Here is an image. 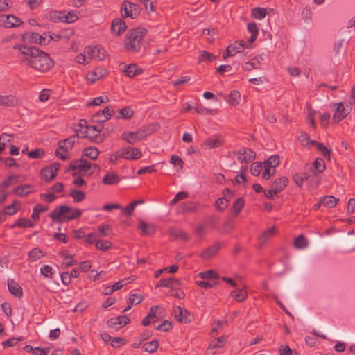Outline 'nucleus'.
<instances>
[{
  "mask_svg": "<svg viewBox=\"0 0 355 355\" xmlns=\"http://www.w3.org/2000/svg\"><path fill=\"white\" fill-rule=\"evenodd\" d=\"M112 247V243L107 240H98L96 242V248L98 250L106 251Z\"/></svg>",
  "mask_w": 355,
  "mask_h": 355,
  "instance_id": "nucleus-50",
  "label": "nucleus"
},
{
  "mask_svg": "<svg viewBox=\"0 0 355 355\" xmlns=\"http://www.w3.org/2000/svg\"><path fill=\"white\" fill-rule=\"evenodd\" d=\"M222 247V243L217 241L212 245L205 249L200 255V257L205 260L209 259L213 257Z\"/></svg>",
  "mask_w": 355,
  "mask_h": 355,
  "instance_id": "nucleus-15",
  "label": "nucleus"
},
{
  "mask_svg": "<svg viewBox=\"0 0 355 355\" xmlns=\"http://www.w3.org/2000/svg\"><path fill=\"white\" fill-rule=\"evenodd\" d=\"M334 105L337 106V107L334 111L332 121L334 123H338L340 121H341L343 119H345L348 115L349 113L345 112L343 103L340 102L338 103H334Z\"/></svg>",
  "mask_w": 355,
  "mask_h": 355,
  "instance_id": "nucleus-13",
  "label": "nucleus"
},
{
  "mask_svg": "<svg viewBox=\"0 0 355 355\" xmlns=\"http://www.w3.org/2000/svg\"><path fill=\"white\" fill-rule=\"evenodd\" d=\"M127 29L125 22L120 18L114 19L111 25V31L116 36L121 35Z\"/></svg>",
  "mask_w": 355,
  "mask_h": 355,
  "instance_id": "nucleus-16",
  "label": "nucleus"
},
{
  "mask_svg": "<svg viewBox=\"0 0 355 355\" xmlns=\"http://www.w3.org/2000/svg\"><path fill=\"white\" fill-rule=\"evenodd\" d=\"M49 209L48 207H44L41 204H37L33 208L31 218L33 220L37 221L40 219V213L45 212Z\"/></svg>",
  "mask_w": 355,
  "mask_h": 355,
  "instance_id": "nucleus-40",
  "label": "nucleus"
},
{
  "mask_svg": "<svg viewBox=\"0 0 355 355\" xmlns=\"http://www.w3.org/2000/svg\"><path fill=\"white\" fill-rule=\"evenodd\" d=\"M168 232L170 235L174 236L175 239H180L185 242L189 239V234L181 229L177 227H171L169 228Z\"/></svg>",
  "mask_w": 355,
  "mask_h": 355,
  "instance_id": "nucleus-25",
  "label": "nucleus"
},
{
  "mask_svg": "<svg viewBox=\"0 0 355 355\" xmlns=\"http://www.w3.org/2000/svg\"><path fill=\"white\" fill-rule=\"evenodd\" d=\"M225 345V336H220L217 338H214L211 343L208 349H207L206 354L207 355H214L215 352H213L212 349L216 347H223Z\"/></svg>",
  "mask_w": 355,
  "mask_h": 355,
  "instance_id": "nucleus-24",
  "label": "nucleus"
},
{
  "mask_svg": "<svg viewBox=\"0 0 355 355\" xmlns=\"http://www.w3.org/2000/svg\"><path fill=\"white\" fill-rule=\"evenodd\" d=\"M60 167V164L58 162L44 167L40 171L41 178L46 182H51L56 177Z\"/></svg>",
  "mask_w": 355,
  "mask_h": 355,
  "instance_id": "nucleus-6",
  "label": "nucleus"
},
{
  "mask_svg": "<svg viewBox=\"0 0 355 355\" xmlns=\"http://www.w3.org/2000/svg\"><path fill=\"white\" fill-rule=\"evenodd\" d=\"M0 21L6 28L17 27L22 24V21L19 18L16 17L13 15H1Z\"/></svg>",
  "mask_w": 355,
  "mask_h": 355,
  "instance_id": "nucleus-11",
  "label": "nucleus"
},
{
  "mask_svg": "<svg viewBox=\"0 0 355 355\" xmlns=\"http://www.w3.org/2000/svg\"><path fill=\"white\" fill-rule=\"evenodd\" d=\"M78 130H75V134L71 135V137L61 140V143L67 144L70 148H71L73 146V144L76 143V139L80 137V138H88L90 141L92 142H103V138L101 137L98 135H96L95 136H88V135H81L80 136L78 135Z\"/></svg>",
  "mask_w": 355,
  "mask_h": 355,
  "instance_id": "nucleus-7",
  "label": "nucleus"
},
{
  "mask_svg": "<svg viewBox=\"0 0 355 355\" xmlns=\"http://www.w3.org/2000/svg\"><path fill=\"white\" fill-rule=\"evenodd\" d=\"M276 234V229L275 227H272L268 230H266L265 232H263L261 235L259 236V248H262L265 243L267 242V241L275 236Z\"/></svg>",
  "mask_w": 355,
  "mask_h": 355,
  "instance_id": "nucleus-27",
  "label": "nucleus"
},
{
  "mask_svg": "<svg viewBox=\"0 0 355 355\" xmlns=\"http://www.w3.org/2000/svg\"><path fill=\"white\" fill-rule=\"evenodd\" d=\"M195 112L200 114H214V110L204 107L202 105H197L194 107Z\"/></svg>",
  "mask_w": 355,
  "mask_h": 355,
  "instance_id": "nucleus-61",
  "label": "nucleus"
},
{
  "mask_svg": "<svg viewBox=\"0 0 355 355\" xmlns=\"http://www.w3.org/2000/svg\"><path fill=\"white\" fill-rule=\"evenodd\" d=\"M197 205L192 201H187L182 203L179 207V211L181 213L193 212L196 211Z\"/></svg>",
  "mask_w": 355,
  "mask_h": 355,
  "instance_id": "nucleus-34",
  "label": "nucleus"
},
{
  "mask_svg": "<svg viewBox=\"0 0 355 355\" xmlns=\"http://www.w3.org/2000/svg\"><path fill=\"white\" fill-rule=\"evenodd\" d=\"M324 206L329 208H332L336 206L339 202V199L333 196H326L322 200Z\"/></svg>",
  "mask_w": 355,
  "mask_h": 355,
  "instance_id": "nucleus-39",
  "label": "nucleus"
},
{
  "mask_svg": "<svg viewBox=\"0 0 355 355\" xmlns=\"http://www.w3.org/2000/svg\"><path fill=\"white\" fill-rule=\"evenodd\" d=\"M126 340L125 338H122L120 337H112L111 345L114 348H119L121 345H125Z\"/></svg>",
  "mask_w": 355,
  "mask_h": 355,
  "instance_id": "nucleus-64",
  "label": "nucleus"
},
{
  "mask_svg": "<svg viewBox=\"0 0 355 355\" xmlns=\"http://www.w3.org/2000/svg\"><path fill=\"white\" fill-rule=\"evenodd\" d=\"M144 351L148 353H154L157 351L159 347V341L158 340H153L150 342L146 343L144 346Z\"/></svg>",
  "mask_w": 355,
  "mask_h": 355,
  "instance_id": "nucleus-48",
  "label": "nucleus"
},
{
  "mask_svg": "<svg viewBox=\"0 0 355 355\" xmlns=\"http://www.w3.org/2000/svg\"><path fill=\"white\" fill-rule=\"evenodd\" d=\"M120 117L125 119H130L134 114L133 110L129 107H125L119 110Z\"/></svg>",
  "mask_w": 355,
  "mask_h": 355,
  "instance_id": "nucleus-54",
  "label": "nucleus"
},
{
  "mask_svg": "<svg viewBox=\"0 0 355 355\" xmlns=\"http://www.w3.org/2000/svg\"><path fill=\"white\" fill-rule=\"evenodd\" d=\"M31 187V185L30 184H24L17 187L13 189L12 193L21 197L26 196L31 193L30 191H28V189H30Z\"/></svg>",
  "mask_w": 355,
  "mask_h": 355,
  "instance_id": "nucleus-38",
  "label": "nucleus"
},
{
  "mask_svg": "<svg viewBox=\"0 0 355 355\" xmlns=\"http://www.w3.org/2000/svg\"><path fill=\"white\" fill-rule=\"evenodd\" d=\"M100 151L96 147H87L83 149L82 156H85L90 158L92 160L97 159Z\"/></svg>",
  "mask_w": 355,
  "mask_h": 355,
  "instance_id": "nucleus-31",
  "label": "nucleus"
},
{
  "mask_svg": "<svg viewBox=\"0 0 355 355\" xmlns=\"http://www.w3.org/2000/svg\"><path fill=\"white\" fill-rule=\"evenodd\" d=\"M251 15L254 19H263L267 15V9L260 7L254 8L252 9Z\"/></svg>",
  "mask_w": 355,
  "mask_h": 355,
  "instance_id": "nucleus-45",
  "label": "nucleus"
},
{
  "mask_svg": "<svg viewBox=\"0 0 355 355\" xmlns=\"http://www.w3.org/2000/svg\"><path fill=\"white\" fill-rule=\"evenodd\" d=\"M69 196L73 198L74 202H80L85 199V193L76 189H71Z\"/></svg>",
  "mask_w": 355,
  "mask_h": 355,
  "instance_id": "nucleus-44",
  "label": "nucleus"
},
{
  "mask_svg": "<svg viewBox=\"0 0 355 355\" xmlns=\"http://www.w3.org/2000/svg\"><path fill=\"white\" fill-rule=\"evenodd\" d=\"M262 164L260 162H254L251 165L250 173L254 176H259L262 170Z\"/></svg>",
  "mask_w": 355,
  "mask_h": 355,
  "instance_id": "nucleus-58",
  "label": "nucleus"
},
{
  "mask_svg": "<svg viewBox=\"0 0 355 355\" xmlns=\"http://www.w3.org/2000/svg\"><path fill=\"white\" fill-rule=\"evenodd\" d=\"M199 276L200 278L205 279H216L219 277L218 274L212 270L200 272L199 273Z\"/></svg>",
  "mask_w": 355,
  "mask_h": 355,
  "instance_id": "nucleus-57",
  "label": "nucleus"
},
{
  "mask_svg": "<svg viewBox=\"0 0 355 355\" xmlns=\"http://www.w3.org/2000/svg\"><path fill=\"white\" fill-rule=\"evenodd\" d=\"M326 168L324 161L322 158L318 157L313 162V168H311L313 173V178L317 177V172L322 173Z\"/></svg>",
  "mask_w": 355,
  "mask_h": 355,
  "instance_id": "nucleus-29",
  "label": "nucleus"
},
{
  "mask_svg": "<svg viewBox=\"0 0 355 355\" xmlns=\"http://www.w3.org/2000/svg\"><path fill=\"white\" fill-rule=\"evenodd\" d=\"M147 33L148 30L143 27L130 29L126 35L128 38V42L125 43L126 50L133 53L138 52L141 49V42Z\"/></svg>",
  "mask_w": 355,
  "mask_h": 355,
  "instance_id": "nucleus-3",
  "label": "nucleus"
},
{
  "mask_svg": "<svg viewBox=\"0 0 355 355\" xmlns=\"http://www.w3.org/2000/svg\"><path fill=\"white\" fill-rule=\"evenodd\" d=\"M175 282L178 284H180V280H176L173 277H169L165 279H161L155 286L156 288L158 287H172V283Z\"/></svg>",
  "mask_w": 355,
  "mask_h": 355,
  "instance_id": "nucleus-53",
  "label": "nucleus"
},
{
  "mask_svg": "<svg viewBox=\"0 0 355 355\" xmlns=\"http://www.w3.org/2000/svg\"><path fill=\"white\" fill-rule=\"evenodd\" d=\"M42 256V251L39 248H35L29 252L28 255V260L30 262L35 261Z\"/></svg>",
  "mask_w": 355,
  "mask_h": 355,
  "instance_id": "nucleus-47",
  "label": "nucleus"
},
{
  "mask_svg": "<svg viewBox=\"0 0 355 355\" xmlns=\"http://www.w3.org/2000/svg\"><path fill=\"white\" fill-rule=\"evenodd\" d=\"M159 128V125L158 124L151 123L141 127L137 132H138V135H139L140 138L142 139L157 131Z\"/></svg>",
  "mask_w": 355,
  "mask_h": 355,
  "instance_id": "nucleus-20",
  "label": "nucleus"
},
{
  "mask_svg": "<svg viewBox=\"0 0 355 355\" xmlns=\"http://www.w3.org/2000/svg\"><path fill=\"white\" fill-rule=\"evenodd\" d=\"M121 180L120 177L115 173H107L102 180V183L105 185H114L118 184Z\"/></svg>",
  "mask_w": 355,
  "mask_h": 355,
  "instance_id": "nucleus-26",
  "label": "nucleus"
},
{
  "mask_svg": "<svg viewBox=\"0 0 355 355\" xmlns=\"http://www.w3.org/2000/svg\"><path fill=\"white\" fill-rule=\"evenodd\" d=\"M138 228L141 230L142 235H151L156 231V227L153 224H148L143 220H140Z\"/></svg>",
  "mask_w": 355,
  "mask_h": 355,
  "instance_id": "nucleus-28",
  "label": "nucleus"
},
{
  "mask_svg": "<svg viewBox=\"0 0 355 355\" xmlns=\"http://www.w3.org/2000/svg\"><path fill=\"white\" fill-rule=\"evenodd\" d=\"M135 297L139 298V300H137L135 304H138L141 303L144 299V296L141 295L131 294L129 297L130 304L125 309H124L123 310V312H126L131 309V307L132 306V305L135 303Z\"/></svg>",
  "mask_w": 355,
  "mask_h": 355,
  "instance_id": "nucleus-52",
  "label": "nucleus"
},
{
  "mask_svg": "<svg viewBox=\"0 0 355 355\" xmlns=\"http://www.w3.org/2000/svg\"><path fill=\"white\" fill-rule=\"evenodd\" d=\"M8 287L9 292L17 297H21L23 295V291L21 287L14 280L8 279Z\"/></svg>",
  "mask_w": 355,
  "mask_h": 355,
  "instance_id": "nucleus-22",
  "label": "nucleus"
},
{
  "mask_svg": "<svg viewBox=\"0 0 355 355\" xmlns=\"http://www.w3.org/2000/svg\"><path fill=\"white\" fill-rule=\"evenodd\" d=\"M20 340H22V338L20 337V338H17L12 337V338L8 339L6 341H3L2 343V345H3V348H6L8 347H14Z\"/></svg>",
  "mask_w": 355,
  "mask_h": 355,
  "instance_id": "nucleus-62",
  "label": "nucleus"
},
{
  "mask_svg": "<svg viewBox=\"0 0 355 355\" xmlns=\"http://www.w3.org/2000/svg\"><path fill=\"white\" fill-rule=\"evenodd\" d=\"M227 47L230 49L231 52L234 54V55L238 53L242 52L244 49L245 45L244 42L241 41H235L233 44H230Z\"/></svg>",
  "mask_w": 355,
  "mask_h": 355,
  "instance_id": "nucleus-41",
  "label": "nucleus"
},
{
  "mask_svg": "<svg viewBox=\"0 0 355 355\" xmlns=\"http://www.w3.org/2000/svg\"><path fill=\"white\" fill-rule=\"evenodd\" d=\"M173 312L175 320L182 324L190 323L194 318L190 311L180 306H174Z\"/></svg>",
  "mask_w": 355,
  "mask_h": 355,
  "instance_id": "nucleus-5",
  "label": "nucleus"
},
{
  "mask_svg": "<svg viewBox=\"0 0 355 355\" xmlns=\"http://www.w3.org/2000/svg\"><path fill=\"white\" fill-rule=\"evenodd\" d=\"M92 121L93 123H103L107 121L105 116L102 114L101 111H98L92 116Z\"/></svg>",
  "mask_w": 355,
  "mask_h": 355,
  "instance_id": "nucleus-63",
  "label": "nucleus"
},
{
  "mask_svg": "<svg viewBox=\"0 0 355 355\" xmlns=\"http://www.w3.org/2000/svg\"><path fill=\"white\" fill-rule=\"evenodd\" d=\"M44 155V150L42 148H36L30 151L28 156L32 159H39L43 157Z\"/></svg>",
  "mask_w": 355,
  "mask_h": 355,
  "instance_id": "nucleus-60",
  "label": "nucleus"
},
{
  "mask_svg": "<svg viewBox=\"0 0 355 355\" xmlns=\"http://www.w3.org/2000/svg\"><path fill=\"white\" fill-rule=\"evenodd\" d=\"M336 238L339 241V245L343 248L349 251L355 250V236L340 234L337 235Z\"/></svg>",
  "mask_w": 355,
  "mask_h": 355,
  "instance_id": "nucleus-9",
  "label": "nucleus"
},
{
  "mask_svg": "<svg viewBox=\"0 0 355 355\" xmlns=\"http://www.w3.org/2000/svg\"><path fill=\"white\" fill-rule=\"evenodd\" d=\"M13 49H18L21 54L25 55L21 60L22 62H25L39 72L44 73L53 67L54 62L50 55L35 46L16 44Z\"/></svg>",
  "mask_w": 355,
  "mask_h": 355,
  "instance_id": "nucleus-1",
  "label": "nucleus"
},
{
  "mask_svg": "<svg viewBox=\"0 0 355 355\" xmlns=\"http://www.w3.org/2000/svg\"><path fill=\"white\" fill-rule=\"evenodd\" d=\"M130 322V320L126 315H119L112 318L107 321V325L116 331L125 327Z\"/></svg>",
  "mask_w": 355,
  "mask_h": 355,
  "instance_id": "nucleus-8",
  "label": "nucleus"
},
{
  "mask_svg": "<svg viewBox=\"0 0 355 355\" xmlns=\"http://www.w3.org/2000/svg\"><path fill=\"white\" fill-rule=\"evenodd\" d=\"M297 288V279L295 276H290L283 284V290L288 294H291Z\"/></svg>",
  "mask_w": 355,
  "mask_h": 355,
  "instance_id": "nucleus-19",
  "label": "nucleus"
},
{
  "mask_svg": "<svg viewBox=\"0 0 355 355\" xmlns=\"http://www.w3.org/2000/svg\"><path fill=\"white\" fill-rule=\"evenodd\" d=\"M20 103V99L13 95H0V105L1 106L14 107Z\"/></svg>",
  "mask_w": 355,
  "mask_h": 355,
  "instance_id": "nucleus-17",
  "label": "nucleus"
},
{
  "mask_svg": "<svg viewBox=\"0 0 355 355\" xmlns=\"http://www.w3.org/2000/svg\"><path fill=\"white\" fill-rule=\"evenodd\" d=\"M238 155H245L243 157H237L241 162L250 163L256 159V153L253 150L248 148H242L237 152Z\"/></svg>",
  "mask_w": 355,
  "mask_h": 355,
  "instance_id": "nucleus-12",
  "label": "nucleus"
},
{
  "mask_svg": "<svg viewBox=\"0 0 355 355\" xmlns=\"http://www.w3.org/2000/svg\"><path fill=\"white\" fill-rule=\"evenodd\" d=\"M216 56L206 51H200V54L198 58V62H202L205 60H209L210 62L214 61L216 59Z\"/></svg>",
  "mask_w": 355,
  "mask_h": 355,
  "instance_id": "nucleus-56",
  "label": "nucleus"
},
{
  "mask_svg": "<svg viewBox=\"0 0 355 355\" xmlns=\"http://www.w3.org/2000/svg\"><path fill=\"white\" fill-rule=\"evenodd\" d=\"M82 210L73 209L67 205H61L54 209L50 214L49 217L54 223L69 222L80 217Z\"/></svg>",
  "mask_w": 355,
  "mask_h": 355,
  "instance_id": "nucleus-2",
  "label": "nucleus"
},
{
  "mask_svg": "<svg viewBox=\"0 0 355 355\" xmlns=\"http://www.w3.org/2000/svg\"><path fill=\"white\" fill-rule=\"evenodd\" d=\"M224 144V140L220 136H216L214 138L207 139L202 144L205 148H215L221 146Z\"/></svg>",
  "mask_w": 355,
  "mask_h": 355,
  "instance_id": "nucleus-21",
  "label": "nucleus"
},
{
  "mask_svg": "<svg viewBox=\"0 0 355 355\" xmlns=\"http://www.w3.org/2000/svg\"><path fill=\"white\" fill-rule=\"evenodd\" d=\"M229 202L230 200L227 198H218L215 202V208L219 211H223L228 207Z\"/></svg>",
  "mask_w": 355,
  "mask_h": 355,
  "instance_id": "nucleus-42",
  "label": "nucleus"
},
{
  "mask_svg": "<svg viewBox=\"0 0 355 355\" xmlns=\"http://www.w3.org/2000/svg\"><path fill=\"white\" fill-rule=\"evenodd\" d=\"M121 137L123 140L130 144H134L135 143L141 140L138 132H124Z\"/></svg>",
  "mask_w": 355,
  "mask_h": 355,
  "instance_id": "nucleus-30",
  "label": "nucleus"
},
{
  "mask_svg": "<svg viewBox=\"0 0 355 355\" xmlns=\"http://www.w3.org/2000/svg\"><path fill=\"white\" fill-rule=\"evenodd\" d=\"M230 295L238 302H242L247 298L248 293L245 288L236 289L230 293Z\"/></svg>",
  "mask_w": 355,
  "mask_h": 355,
  "instance_id": "nucleus-32",
  "label": "nucleus"
},
{
  "mask_svg": "<svg viewBox=\"0 0 355 355\" xmlns=\"http://www.w3.org/2000/svg\"><path fill=\"white\" fill-rule=\"evenodd\" d=\"M188 196H189V193L187 191L178 192L176 194V196H175V198L170 201L169 205L170 206H173L174 205L178 203V201H180V200H183V199L187 198L188 197Z\"/></svg>",
  "mask_w": 355,
  "mask_h": 355,
  "instance_id": "nucleus-59",
  "label": "nucleus"
},
{
  "mask_svg": "<svg viewBox=\"0 0 355 355\" xmlns=\"http://www.w3.org/2000/svg\"><path fill=\"white\" fill-rule=\"evenodd\" d=\"M293 246L296 249H304L309 246V241L303 235L300 234L293 241Z\"/></svg>",
  "mask_w": 355,
  "mask_h": 355,
  "instance_id": "nucleus-33",
  "label": "nucleus"
},
{
  "mask_svg": "<svg viewBox=\"0 0 355 355\" xmlns=\"http://www.w3.org/2000/svg\"><path fill=\"white\" fill-rule=\"evenodd\" d=\"M46 33H44L42 35H40L37 33L27 32L25 33L22 36L24 40H27L31 43L38 44L40 45H46Z\"/></svg>",
  "mask_w": 355,
  "mask_h": 355,
  "instance_id": "nucleus-10",
  "label": "nucleus"
},
{
  "mask_svg": "<svg viewBox=\"0 0 355 355\" xmlns=\"http://www.w3.org/2000/svg\"><path fill=\"white\" fill-rule=\"evenodd\" d=\"M241 99V94L239 91H232L227 96V101L232 106H236L239 104Z\"/></svg>",
  "mask_w": 355,
  "mask_h": 355,
  "instance_id": "nucleus-35",
  "label": "nucleus"
},
{
  "mask_svg": "<svg viewBox=\"0 0 355 355\" xmlns=\"http://www.w3.org/2000/svg\"><path fill=\"white\" fill-rule=\"evenodd\" d=\"M244 205L245 199L243 197H240L233 203L230 208V211L234 214V216H237L244 207Z\"/></svg>",
  "mask_w": 355,
  "mask_h": 355,
  "instance_id": "nucleus-36",
  "label": "nucleus"
},
{
  "mask_svg": "<svg viewBox=\"0 0 355 355\" xmlns=\"http://www.w3.org/2000/svg\"><path fill=\"white\" fill-rule=\"evenodd\" d=\"M121 12L123 19L128 17L135 19L140 14L139 7L138 5L125 0L122 3Z\"/></svg>",
  "mask_w": 355,
  "mask_h": 355,
  "instance_id": "nucleus-4",
  "label": "nucleus"
},
{
  "mask_svg": "<svg viewBox=\"0 0 355 355\" xmlns=\"http://www.w3.org/2000/svg\"><path fill=\"white\" fill-rule=\"evenodd\" d=\"M107 72V70L104 68H96L93 71L88 73L87 80L91 83H94L96 80L104 77Z\"/></svg>",
  "mask_w": 355,
  "mask_h": 355,
  "instance_id": "nucleus-23",
  "label": "nucleus"
},
{
  "mask_svg": "<svg viewBox=\"0 0 355 355\" xmlns=\"http://www.w3.org/2000/svg\"><path fill=\"white\" fill-rule=\"evenodd\" d=\"M79 171L78 172H73L72 175L73 177L76 176L78 174H80L83 172L85 173L92 168V163L89 162L87 159H83V157L79 159Z\"/></svg>",
  "mask_w": 355,
  "mask_h": 355,
  "instance_id": "nucleus-37",
  "label": "nucleus"
},
{
  "mask_svg": "<svg viewBox=\"0 0 355 355\" xmlns=\"http://www.w3.org/2000/svg\"><path fill=\"white\" fill-rule=\"evenodd\" d=\"M95 60L102 61L107 56L106 51L100 46H94Z\"/></svg>",
  "mask_w": 355,
  "mask_h": 355,
  "instance_id": "nucleus-51",
  "label": "nucleus"
},
{
  "mask_svg": "<svg viewBox=\"0 0 355 355\" xmlns=\"http://www.w3.org/2000/svg\"><path fill=\"white\" fill-rule=\"evenodd\" d=\"M35 224L31 221L30 219L26 218H21L17 220L15 223L12 225V227H15L18 226L19 227L26 228V227H33Z\"/></svg>",
  "mask_w": 355,
  "mask_h": 355,
  "instance_id": "nucleus-46",
  "label": "nucleus"
},
{
  "mask_svg": "<svg viewBox=\"0 0 355 355\" xmlns=\"http://www.w3.org/2000/svg\"><path fill=\"white\" fill-rule=\"evenodd\" d=\"M310 178V175L307 173H295L293 175V180L295 183L300 187H301L303 184V182L305 180H308Z\"/></svg>",
  "mask_w": 355,
  "mask_h": 355,
  "instance_id": "nucleus-49",
  "label": "nucleus"
},
{
  "mask_svg": "<svg viewBox=\"0 0 355 355\" xmlns=\"http://www.w3.org/2000/svg\"><path fill=\"white\" fill-rule=\"evenodd\" d=\"M264 164L269 168H275L279 164V156L278 155H272L265 161Z\"/></svg>",
  "mask_w": 355,
  "mask_h": 355,
  "instance_id": "nucleus-55",
  "label": "nucleus"
},
{
  "mask_svg": "<svg viewBox=\"0 0 355 355\" xmlns=\"http://www.w3.org/2000/svg\"><path fill=\"white\" fill-rule=\"evenodd\" d=\"M288 178L285 176L277 178L271 185L272 192L275 193H278L283 191L288 185Z\"/></svg>",
  "mask_w": 355,
  "mask_h": 355,
  "instance_id": "nucleus-18",
  "label": "nucleus"
},
{
  "mask_svg": "<svg viewBox=\"0 0 355 355\" xmlns=\"http://www.w3.org/2000/svg\"><path fill=\"white\" fill-rule=\"evenodd\" d=\"M121 70L125 74L126 76L132 78L137 74H141L143 70L138 67L136 64H130L125 65L123 64H120Z\"/></svg>",
  "mask_w": 355,
  "mask_h": 355,
  "instance_id": "nucleus-14",
  "label": "nucleus"
},
{
  "mask_svg": "<svg viewBox=\"0 0 355 355\" xmlns=\"http://www.w3.org/2000/svg\"><path fill=\"white\" fill-rule=\"evenodd\" d=\"M20 202L17 200H14L12 204L9 205L4 208V214L11 216L15 214L20 207Z\"/></svg>",
  "mask_w": 355,
  "mask_h": 355,
  "instance_id": "nucleus-43",
  "label": "nucleus"
}]
</instances>
